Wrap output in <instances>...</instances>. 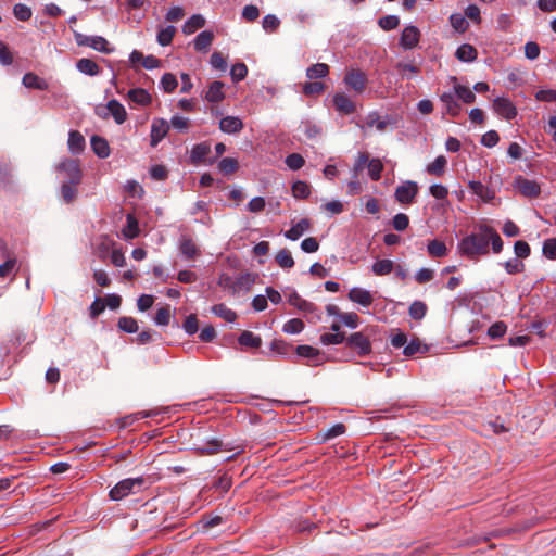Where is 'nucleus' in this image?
<instances>
[{"label": "nucleus", "instance_id": "nucleus-1", "mask_svg": "<svg viewBox=\"0 0 556 556\" xmlns=\"http://www.w3.org/2000/svg\"><path fill=\"white\" fill-rule=\"evenodd\" d=\"M492 251L498 254L503 250V240L498 232L488 224H480L477 232L463 238L458 243V252L460 255L470 260H478L480 256L488 255Z\"/></svg>", "mask_w": 556, "mask_h": 556}, {"label": "nucleus", "instance_id": "nucleus-2", "mask_svg": "<svg viewBox=\"0 0 556 556\" xmlns=\"http://www.w3.org/2000/svg\"><path fill=\"white\" fill-rule=\"evenodd\" d=\"M144 482L146 480L143 477L124 479L111 489L109 496L113 501H119L129 494H135L141 491Z\"/></svg>", "mask_w": 556, "mask_h": 556}, {"label": "nucleus", "instance_id": "nucleus-3", "mask_svg": "<svg viewBox=\"0 0 556 556\" xmlns=\"http://www.w3.org/2000/svg\"><path fill=\"white\" fill-rule=\"evenodd\" d=\"M74 38L76 43L80 47H89L106 54L113 52V48L110 47L108 40L102 36H87L80 33H74Z\"/></svg>", "mask_w": 556, "mask_h": 556}, {"label": "nucleus", "instance_id": "nucleus-4", "mask_svg": "<svg viewBox=\"0 0 556 556\" xmlns=\"http://www.w3.org/2000/svg\"><path fill=\"white\" fill-rule=\"evenodd\" d=\"M418 191L419 188L417 182L406 180L397 186L394 192V198L400 204L409 205L415 202Z\"/></svg>", "mask_w": 556, "mask_h": 556}, {"label": "nucleus", "instance_id": "nucleus-5", "mask_svg": "<svg viewBox=\"0 0 556 556\" xmlns=\"http://www.w3.org/2000/svg\"><path fill=\"white\" fill-rule=\"evenodd\" d=\"M97 114L103 118L111 115L118 125L123 124L127 119V112L124 105L115 99L110 100L105 108L98 109Z\"/></svg>", "mask_w": 556, "mask_h": 556}, {"label": "nucleus", "instance_id": "nucleus-6", "mask_svg": "<svg viewBox=\"0 0 556 556\" xmlns=\"http://www.w3.org/2000/svg\"><path fill=\"white\" fill-rule=\"evenodd\" d=\"M56 169L65 174L66 182L72 185L80 184L83 173L77 160L66 159L56 166Z\"/></svg>", "mask_w": 556, "mask_h": 556}, {"label": "nucleus", "instance_id": "nucleus-7", "mask_svg": "<svg viewBox=\"0 0 556 556\" xmlns=\"http://www.w3.org/2000/svg\"><path fill=\"white\" fill-rule=\"evenodd\" d=\"M346 345L355 350L359 356H366L371 352V342L363 332H354L346 338Z\"/></svg>", "mask_w": 556, "mask_h": 556}, {"label": "nucleus", "instance_id": "nucleus-8", "mask_svg": "<svg viewBox=\"0 0 556 556\" xmlns=\"http://www.w3.org/2000/svg\"><path fill=\"white\" fill-rule=\"evenodd\" d=\"M344 84L357 93H362L367 85V76L361 70H350L343 79Z\"/></svg>", "mask_w": 556, "mask_h": 556}, {"label": "nucleus", "instance_id": "nucleus-9", "mask_svg": "<svg viewBox=\"0 0 556 556\" xmlns=\"http://www.w3.org/2000/svg\"><path fill=\"white\" fill-rule=\"evenodd\" d=\"M332 104L336 111L341 115H351L356 112L355 102L343 92H337L333 94Z\"/></svg>", "mask_w": 556, "mask_h": 556}, {"label": "nucleus", "instance_id": "nucleus-10", "mask_svg": "<svg viewBox=\"0 0 556 556\" xmlns=\"http://www.w3.org/2000/svg\"><path fill=\"white\" fill-rule=\"evenodd\" d=\"M515 188L527 198H538L541 193L540 185L534 180H529L521 176L515 179Z\"/></svg>", "mask_w": 556, "mask_h": 556}, {"label": "nucleus", "instance_id": "nucleus-11", "mask_svg": "<svg viewBox=\"0 0 556 556\" xmlns=\"http://www.w3.org/2000/svg\"><path fill=\"white\" fill-rule=\"evenodd\" d=\"M420 39V30L413 25L404 27L400 37V46L406 50L417 47Z\"/></svg>", "mask_w": 556, "mask_h": 556}, {"label": "nucleus", "instance_id": "nucleus-12", "mask_svg": "<svg viewBox=\"0 0 556 556\" xmlns=\"http://www.w3.org/2000/svg\"><path fill=\"white\" fill-rule=\"evenodd\" d=\"M178 244L179 251L186 260L192 261L200 255V250L191 237L181 235Z\"/></svg>", "mask_w": 556, "mask_h": 556}, {"label": "nucleus", "instance_id": "nucleus-13", "mask_svg": "<svg viewBox=\"0 0 556 556\" xmlns=\"http://www.w3.org/2000/svg\"><path fill=\"white\" fill-rule=\"evenodd\" d=\"M493 109L496 114L503 118L510 121L516 117L517 110L514 104L506 98H496L493 101Z\"/></svg>", "mask_w": 556, "mask_h": 556}, {"label": "nucleus", "instance_id": "nucleus-14", "mask_svg": "<svg viewBox=\"0 0 556 556\" xmlns=\"http://www.w3.org/2000/svg\"><path fill=\"white\" fill-rule=\"evenodd\" d=\"M348 298L350 301L359 304L363 307H369L374 302V296L368 290L363 288L354 287L349 293Z\"/></svg>", "mask_w": 556, "mask_h": 556}, {"label": "nucleus", "instance_id": "nucleus-15", "mask_svg": "<svg viewBox=\"0 0 556 556\" xmlns=\"http://www.w3.org/2000/svg\"><path fill=\"white\" fill-rule=\"evenodd\" d=\"M169 125L165 119H154L151 125V146L156 147L157 143L167 135Z\"/></svg>", "mask_w": 556, "mask_h": 556}, {"label": "nucleus", "instance_id": "nucleus-16", "mask_svg": "<svg viewBox=\"0 0 556 556\" xmlns=\"http://www.w3.org/2000/svg\"><path fill=\"white\" fill-rule=\"evenodd\" d=\"M219 129L226 134H238L243 129V122L237 116H226L219 121Z\"/></svg>", "mask_w": 556, "mask_h": 556}, {"label": "nucleus", "instance_id": "nucleus-17", "mask_svg": "<svg viewBox=\"0 0 556 556\" xmlns=\"http://www.w3.org/2000/svg\"><path fill=\"white\" fill-rule=\"evenodd\" d=\"M204 99L211 103H219L225 99L224 83L215 80L210 84Z\"/></svg>", "mask_w": 556, "mask_h": 556}, {"label": "nucleus", "instance_id": "nucleus-18", "mask_svg": "<svg viewBox=\"0 0 556 556\" xmlns=\"http://www.w3.org/2000/svg\"><path fill=\"white\" fill-rule=\"evenodd\" d=\"M450 80L454 84L453 91L455 96L466 104H471L476 101V94L468 87L459 85L455 76H451Z\"/></svg>", "mask_w": 556, "mask_h": 556}, {"label": "nucleus", "instance_id": "nucleus-19", "mask_svg": "<svg viewBox=\"0 0 556 556\" xmlns=\"http://www.w3.org/2000/svg\"><path fill=\"white\" fill-rule=\"evenodd\" d=\"M455 93L453 92H444L441 94L440 100L445 106L446 113L453 117L457 116L460 113V104L455 99Z\"/></svg>", "mask_w": 556, "mask_h": 556}, {"label": "nucleus", "instance_id": "nucleus-20", "mask_svg": "<svg viewBox=\"0 0 556 556\" xmlns=\"http://www.w3.org/2000/svg\"><path fill=\"white\" fill-rule=\"evenodd\" d=\"M68 149L73 154H79L85 149V138L84 136L77 131V130H71L68 134Z\"/></svg>", "mask_w": 556, "mask_h": 556}, {"label": "nucleus", "instance_id": "nucleus-21", "mask_svg": "<svg viewBox=\"0 0 556 556\" xmlns=\"http://www.w3.org/2000/svg\"><path fill=\"white\" fill-rule=\"evenodd\" d=\"M288 302L303 313H314L316 309L313 303L302 299L295 291L289 294Z\"/></svg>", "mask_w": 556, "mask_h": 556}, {"label": "nucleus", "instance_id": "nucleus-22", "mask_svg": "<svg viewBox=\"0 0 556 556\" xmlns=\"http://www.w3.org/2000/svg\"><path fill=\"white\" fill-rule=\"evenodd\" d=\"M211 153V146L206 142L195 144L190 153V161L192 164H199L205 161L206 156Z\"/></svg>", "mask_w": 556, "mask_h": 556}, {"label": "nucleus", "instance_id": "nucleus-23", "mask_svg": "<svg viewBox=\"0 0 556 556\" xmlns=\"http://www.w3.org/2000/svg\"><path fill=\"white\" fill-rule=\"evenodd\" d=\"M295 350L299 356L312 361L311 365H318L320 363L321 353L318 349L311 345H298Z\"/></svg>", "mask_w": 556, "mask_h": 556}, {"label": "nucleus", "instance_id": "nucleus-24", "mask_svg": "<svg viewBox=\"0 0 556 556\" xmlns=\"http://www.w3.org/2000/svg\"><path fill=\"white\" fill-rule=\"evenodd\" d=\"M128 99L141 106L149 105L152 101L150 93L142 88H135L128 91Z\"/></svg>", "mask_w": 556, "mask_h": 556}, {"label": "nucleus", "instance_id": "nucleus-25", "mask_svg": "<svg viewBox=\"0 0 556 556\" xmlns=\"http://www.w3.org/2000/svg\"><path fill=\"white\" fill-rule=\"evenodd\" d=\"M311 222L307 218H303L293 225L289 230L285 232L286 238L290 240H298L305 231L309 230Z\"/></svg>", "mask_w": 556, "mask_h": 556}, {"label": "nucleus", "instance_id": "nucleus-26", "mask_svg": "<svg viewBox=\"0 0 556 556\" xmlns=\"http://www.w3.org/2000/svg\"><path fill=\"white\" fill-rule=\"evenodd\" d=\"M214 40V34L211 30L201 31L194 39V49L199 52H206Z\"/></svg>", "mask_w": 556, "mask_h": 556}, {"label": "nucleus", "instance_id": "nucleus-27", "mask_svg": "<svg viewBox=\"0 0 556 556\" xmlns=\"http://www.w3.org/2000/svg\"><path fill=\"white\" fill-rule=\"evenodd\" d=\"M224 450H226V447L218 439L208 440L197 447V452L201 455H213Z\"/></svg>", "mask_w": 556, "mask_h": 556}, {"label": "nucleus", "instance_id": "nucleus-28", "mask_svg": "<svg viewBox=\"0 0 556 556\" xmlns=\"http://www.w3.org/2000/svg\"><path fill=\"white\" fill-rule=\"evenodd\" d=\"M76 67L80 73L89 76H97L100 73L99 65L88 58L79 59L76 63Z\"/></svg>", "mask_w": 556, "mask_h": 556}, {"label": "nucleus", "instance_id": "nucleus-29", "mask_svg": "<svg viewBox=\"0 0 556 556\" xmlns=\"http://www.w3.org/2000/svg\"><path fill=\"white\" fill-rule=\"evenodd\" d=\"M469 188L484 202H489L494 198V191H492L488 186H484L480 181H469Z\"/></svg>", "mask_w": 556, "mask_h": 556}, {"label": "nucleus", "instance_id": "nucleus-30", "mask_svg": "<svg viewBox=\"0 0 556 556\" xmlns=\"http://www.w3.org/2000/svg\"><path fill=\"white\" fill-rule=\"evenodd\" d=\"M477 49L469 43L459 46L455 53V56L462 62H472L477 59Z\"/></svg>", "mask_w": 556, "mask_h": 556}, {"label": "nucleus", "instance_id": "nucleus-31", "mask_svg": "<svg viewBox=\"0 0 556 556\" xmlns=\"http://www.w3.org/2000/svg\"><path fill=\"white\" fill-rule=\"evenodd\" d=\"M204 25L205 18L201 14H194L185 22L182 26V33L185 35H191L198 29L202 28Z\"/></svg>", "mask_w": 556, "mask_h": 556}, {"label": "nucleus", "instance_id": "nucleus-32", "mask_svg": "<svg viewBox=\"0 0 556 556\" xmlns=\"http://www.w3.org/2000/svg\"><path fill=\"white\" fill-rule=\"evenodd\" d=\"M91 148L92 151L101 159H105L110 155V147L108 141L99 136H93L91 138Z\"/></svg>", "mask_w": 556, "mask_h": 556}, {"label": "nucleus", "instance_id": "nucleus-33", "mask_svg": "<svg viewBox=\"0 0 556 556\" xmlns=\"http://www.w3.org/2000/svg\"><path fill=\"white\" fill-rule=\"evenodd\" d=\"M22 81L26 88H33L37 90H46L48 88L47 81L34 73H26L23 76Z\"/></svg>", "mask_w": 556, "mask_h": 556}, {"label": "nucleus", "instance_id": "nucleus-34", "mask_svg": "<svg viewBox=\"0 0 556 556\" xmlns=\"http://www.w3.org/2000/svg\"><path fill=\"white\" fill-rule=\"evenodd\" d=\"M238 342L242 346L257 349L262 345L260 336L254 334L252 331L244 330L238 338Z\"/></svg>", "mask_w": 556, "mask_h": 556}, {"label": "nucleus", "instance_id": "nucleus-35", "mask_svg": "<svg viewBox=\"0 0 556 556\" xmlns=\"http://www.w3.org/2000/svg\"><path fill=\"white\" fill-rule=\"evenodd\" d=\"M254 283V277L251 274L240 275L233 279L232 293L240 291H249L251 286Z\"/></svg>", "mask_w": 556, "mask_h": 556}, {"label": "nucleus", "instance_id": "nucleus-36", "mask_svg": "<svg viewBox=\"0 0 556 556\" xmlns=\"http://www.w3.org/2000/svg\"><path fill=\"white\" fill-rule=\"evenodd\" d=\"M176 34V27L175 26H166V27H159V31L156 35L157 43L162 47L169 46L173 41V38Z\"/></svg>", "mask_w": 556, "mask_h": 556}, {"label": "nucleus", "instance_id": "nucleus-37", "mask_svg": "<svg viewBox=\"0 0 556 556\" xmlns=\"http://www.w3.org/2000/svg\"><path fill=\"white\" fill-rule=\"evenodd\" d=\"M428 352V346L424 343H421V341L417 338L410 340V342L406 343L404 350H403V354L405 356H414L415 354H424Z\"/></svg>", "mask_w": 556, "mask_h": 556}, {"label": "nucleus", "instance_id": "nucleus-38", "mask_svg": "<svg viewBox=\"0 0 556 556\" xmlns=\"http://www.w3.org/2000/svg\"><path fill=\"white\" fill-rule=\"evenodd\" d=\"M292 195L295 199H307L311 194V186L303 180H296L291 187Z\"/></svg>", "mask_w": 556, "mask_h": 556}, {"label": "nucleus", "instance_id": "nucleus-39", "mask_svg": "<svg viewBox=\"0 0 556 556\" xmlns=\"http://www.w3.org/2000/svg\"><path fill=\"white\" fill-rule=\"evenodd\" d=\"M427 251L432 257H443L447 254V248L445 243L437 239L428 242Z\"/></svg>", "mask_w": 556, "mask_h": 556}, {"label": "nucleus", "instance_id": "nucleus-40", "mask_svg": "<svg viewBox=\"0 0 556 556\" xmlns=\"http://www.w3.org/2000/svg\"><path fill=\"white\" fill-rule=\"evenodd\" d=\"M212 312L225 319L228 323H233L237 319V314L232 309L228 308L225 304H216L212 307Z\"/></svg>", "mask_w": 556, "mask_h": 556}, {"label": "nucleus", "instance_id": "nucleus-41", "mask_svg": "<svg viewBox=\"0 0 556 556\" xmlns=\"http://www.w3.org/2000/svg\"><path fill=\"white\" fill-rule=\"evenodd\" d=\"M394 269V264L391 260H379L374 263L371 270L377 276L389 275Z\"/></svg>", "mask_w": 556, "mask_h": 556}, {"label": "nucleus", "instance_id": "nucleus-42", "mask_svg": "<svg viewBox=\"0 0 556 556\" xmlns=\"http://www.w3.org/2000/svg\"><path fill=\"white\" fill-rule=\"evenodd\" d=\"M328 73L329 66L325 63L314 64L306 70V76L309 79L324 78L328 75Z\"/></svg>", "mask_w": 556, "mask_h": 556}, {"label": "nucleus", "instance_id": "nucleus-43", "mask_svg": "<svg viewBox=\"0 0 556 556\" xmlns=\"http://www.w3.org/2000/svg\"><path fill=\"white\" fill-rule=\"evenodd\" d=\"M446 164H447V161H446L445 156L439 155L438 157H435V160L433 162H431L427 166V172L430 175L441 176L444 173Z\"/></svg>", "mask_w": 556, "mask_h": 556}, {"label": "nucleus", "instance_id": "nucleus-44", "mask_svg": "<svg viewBox=\"0 0 556 556\" xmlns=\"http://www.w3.org/2000/svg\"><path fill=\"white\" fill-rule=\"evenodd\" d=\"M427 305L422 301H414L408 309L409 316L413 319L420 320L427 314Z\"/></svg>", "mask_w": 556, "mask_h": 556}, {"label": "nucleus", "instance_id": "nucleus-45", "mask_svg": "<svg viewBox=\"0 0 556 556\" xmlns=\"http://www.w3.org/2000/svg\"><path fill=\"white\" fill-rule=\"evenodd\" d=\"M276 262L281 268H292L294 266L291 252L287 249H282L277 253Z\"/></svg>", "mask_w": 556, "mask_h": 556}, {"label": "nucleus", "instance_id": "nucleus-46", "mask_svg": "<svg viewBox=\"0 0 556 556\" xmlns=\"http://www.w3.org/2000/svg\"><path fill=\"white\" fill-rule=\"evenodd\" d=\"M117 326L122 331L127 333H135L138 331L137 320L132 317H121Z\"/></svg>", "mask_w": 556, "mask_h": 556}, {"label": "nucleus", "instance_id": "nucleus-47", "mask_svg": "<svg viewBox=\"0 0 556 556\" xmlns=\"http://www.w3.org/2000/svg\"><path fill=\"white\" fill-rule=\"evenodd\" d=\"M450 23L452 27L458 33H465L468 28V22L460 13H453L450 16Z\"/></svg>", "mask_w": 556, "mask_h": 556}, {"label": "nucleus", "instance_id": "nucleus-48", "mask_svg": "<svg viewBox=\"0 0 556 556\" xmlns=\"http://www.w3.org/2000/svg\"><path fill=\"white\" fill-rule=\"evenodd\" d=\"M123 233L125 238L127 239H134L138 236L139 229H138V222L136 218L131 215H127V225L125 229L123 230Z\"/></svg>", "mask_w": 556, "mask_h": 556}, {"label": "nucleus", "instance_id": "nucleus-49", "mask_svg": "<svg viewBox=\"0 0 556 556\" xmlns=\"http://www.w3.org/2000/svg\"><path fill=\"white\" fill-rule=\"evenodd\" d=\"M285 163L291 170H298L304 166L305 160L299 153H291L286 157Z\"/></svg>", "mask_w": 556, "mask_h": 556}, {"label": "nucleus", "instance_id": "nucleus-50", "mask_svg": "<svg viewBox=\"0 0 556 556\" xmlns=\"http://www.w3.org/2000/svg\"><path fill=\"white\" fill-rule=\"evenodd\" d=\"M248 67L244 63H236L231 66L230 76L236 83L243 80L247 77Z\"/></svg>", "mask_w": 556, "mask_h": 556}, {"label": "nucleus", "instance_id": "nucleus-51", "mask_svg": "<svg viewBox=\"0 0 556 556\" xmlns=\"http://www.w3.org/2000/svg\"><path fill=\"white\" fill-rule=\"evenodd\" d=\"M346 341L344 333H323L320 336V342L324 345H337Z\"/></svg>", "mask_w": 556, "mask_h": 556}, {"label": "nucleus", "instance_id": "nucleus-52", "mask_svg": "<svg viewBox=\"0 0 556 556\" xmlns=\"http://www.w3.org/2000/svg\"><path fill=\"white\" fill-rule=\"evenodd\" d=\"M383 165L379 159H372L368 162V173L372 180L377 181L381 178Z\"/></svg>", "mask_w": 556, "mask_h": 556}, {"label": "nucleus", "instance_id": "nucleus-53", "mask_svg": "<svg viewBox=\"0 0 556 556\" xmlns=\"http://www.w3.org/2000/svg\"><path fill=\"white\" fill-rule=\"evenodd\" d=\"M161 86L165 92H168V93L173 92L178 86L176 76L173 75L172 73L164 74L161 78Z\"/></svg>", "mask_w": 556, "mask_h": 556}, {"label": "nucleus", "instance_id": "nucleus-54", "mask_svg": "<svg viewBox=\"0 0 556 556\" xmlns=\"http://www.w3.org/2000/svg\"><path fill=\"white\" fill-rule=\"evenodd\" d=\"M304 329V323L299 318H292L288 320L282 330L286 333L296 334L300 333Z\"/></svg>", "mask_w": 556, "mask_h": 556}, {"label": "nucleus", "instance_id": "nucleus-55", "mask_svg": "<svg viewBox=\"0 0 556 556\" xmlns=\"http://www.w3.org/2000/svg\"><path fill=\"white\" fill-rule=\"evenodd\" d=\"M154 321L159 326H167L170 321V308L168 305L156 311Z\"/></svg>", "mask_w": 556, "mask_h": 556}, {"label": "nucleus", "instance_id": "nucleus-56", "mask_svg": "<svg viewBox=\"0 0 556 556\" xmlns=\"http://www.w3.org/2000/svg\"><path fill=\"white\" fill-rule=\"evenodd\" d=\"M325 90V84L320 81L305 83L303 85V93L305 96L320 94Z\"/></svg>", "mask_w": 556, "mask_h": 556}, {"label": "nucleus", "instance_id": "nucleus-57", "mask_svg": "<svg viewBox=\"0 0 556 556\" xmlns=\"http://www.w3.org/2000/svg\"><path fill=\"white\" fill-rule=\"evenodd\" d=\"M505 270L509 275L522 273L525 270V264L518 258H510L504 263Z\"/></svg>", "mask_w": 556, "mask_h": 556}, {"label": "nucleus", "instance_id": "nucleus-58", "mask_svg": "<svg viewBox=\"0 0 556 556\" xmlns=\"http://www.w3.org/2000/svg\"><path fill=\"white\" fill-rule=\"evenodd\" d=\"M76 185L64 182L61 187V195L66 203H72L77 194Z\"/></svg>", "mask_w": 556, "mask_h": 556}, {"label": "nucleus", "instance_id": "nucleus-59", "mask_svg": "<svg viewBox=\"0 0 556 556\" xmlns=\"http://www.w3.org/2000/svg\"><path fill=\"white\" fill-rule=\"evenodd\" d=\"M13 13L17 20L23 21V22H26L31 17L30 8L23 3L15 4L13 8Z\"/></svg>", "mask_w": 556, "mask_h": 556}, {"label": "nucleus", "instance_id": "nucleus-60", "mask_svg": "<svg viewBox=\"0 0 556 556\" xmlns=\"http://www.w3.org/2000/svg\"><path fill=\"white\" fill-rule=\"evenodd\" d=\"M218 168L222 173L229 175L237 170L238 162L235 159L225 157L219 162Z\"/></svg>", "mask_w": 556, "mask_h": 556}, {"label": "nucleus", "instance_id": "nucleus-61", "mask_svg": "<svg viewBox=\"0 0 556 556\" xmlns=\"http://www.w3.org/2000/svg\"><path fill=\"white\" fill-rule=\"evenodd\" d=\"M379 26L384 30H392L400 24V18L396 15H386L378 22Z\"/></svg>", "mask_w": 556, "mask_h": 556}, {"label": "nucleus", "instance_id": "nucleus-62", "mask_svg": "<svg viewBox=\"0 0 556 556\" xmlns=\"http://www.w3.org/2000/svg\"><path fill=\"white\" fill-rule=\"evenodd\" d=\"M516 258H527L530 255V245L523 240H518L514 244Z\"/></svg>", "mask_w": 556, "mask_h": 556}, {"label": "nucleus", "instance_id": "nucleus-63", "mask_svg": "<svg viewBox=\"0 0 556 556\" xmlns=\"http://www.w3.org/2000/svg\"><path fill=\"white\" fill-rule=\"evenodd\" d=\"M280 21L276 15L268 14L263 18V28L267 33H274L278 29Z\"/></svg>", "mask_w": 556, "mask_h": 556}, {"label": "nucleus", "instance_id": "nucleus-64", "mask_svg": "<svg viewBox=\"0 0 556 556\" xmlns=\"http://www.w3.org/2000/svg\"><path fill=\"white\" fill-rule=\"evenodd\" d=\"M543 254L548 258H556V239H546L543 243Z\"/></svg>", "mask_w": 556, "mask_h": 556}]
</instances>
